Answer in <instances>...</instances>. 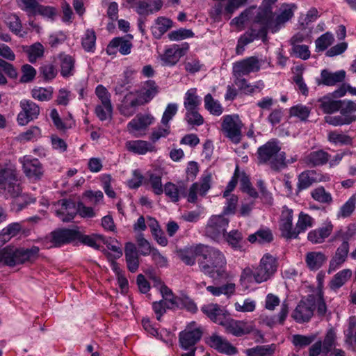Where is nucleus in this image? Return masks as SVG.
<instances>
[{
	"label": "nucleus",
	"mask_w": 356,
	"mask_h": 356,
	"mask_svg": "<svg viewBox=\"0 0 356 356\" xmlns=\"http://www.w3.org/2000/svg\"><path fill=\"white\" fill-rule=\"evenodd\" d=\"M278 267L277 259L270 253L264 254L258 265L245 268L241 279L248 283L261 284L272 280Z\"/></svg>",
	"instance_id": "7ed1b4c3"
},
{
	"label": "nucleus",
	"mask_w": 356,
	"mask_h": 356,
	"mask_svg": "<svg viewBox=\"0 0 356 356\" xmlns=\"http://www.w3.org/2000/svg\"><path fill=\"white\" fill-rule=\"evenodd\" d=\"M314 219L309 214L301 211L298 215V221L296 225V232L297 237L300 233L305 232L307 229L314 225Z\"/></svg>",
	"instance_id": "c03bdc74"
},
{
	"label": "nucleus",
	"mask_w": 356,
	"mask_h": 356,
	"mask_svg": "<svg viewBox=\"0 0 356 356\" xmlns=\"http://www.w3.org/2000/svg\"><path fill=\"white\" fill-rule=\"evenodd\" d=\"M56 207V215L63 222L71 221L77 214V205L71 200H60Z\"/></svg>",
	"instance_id": "5701e85b"
},
{
	"label": "nucleus",
	"mask_w": 356,
	"mask_h": 356,
	"mask_svg": "<svg viewBox=\"0 0 356 356\" xmlns=\"http://www.w3.org/2000/svg\"><path fill=\"white\" fill-rule=\"evenodd\" d=\"M356 207V196L352 195L339 209L337 212V218H346L349 217Z\"/></svg>",
	"instance_id": "de8ad7c7"
},
{
	"label": "nucleus",
	"mask_w": 356,
	"mask_h": 356,
	"mask_svg": "<svg viewBox=\"0 0 356 356\" xmlns=\"http://www.w3.org/2000/svg\"><path fill=\"white\" fill-rule=\"evenodd\" d=\"M95 95L100 100L101 104L110 107V104H111V94L103 85H98L96 87Z\"/></svg>",
	"instance_id": "774afa93"
},
{
	"label": "nucleus",
	"mask_w": 356,
	"mask_h": 356,
	"mask_svg": "<svg viewBox=\"0 0 356 356\" xmlns=\"http://www.w3.org/2000/svg\"><path fill=\"white\" fill-rule=\"evenodd\" d=\"M203 330L197 326L195 321L190 323L186 328L179 332V341L181 348L184 350H195V346L201 339Z\"/></svg>",
	"instance_id": "9d476101"
},
{
	"label": "nucleus",
	"mask_w": 356,
	"mask_h": 356,
	"mask_svg": "<svg viewBox=\"0 0 356 356\" xmlns=\"http://www.w3.org/2000/svg\"><path fill=\"white\" fill-rule=\"evenodd\" d=\"M275 348V344L259 345L245 350V353L247 356H273Z\"/></svg>",
	"instance_id": "37998d69"
},
{
	"label": "nucleus",
	"mask_w": 356,
	"mask_h": 356,
	"mask_svg": "<svg viewBox=\"0 0 356 356\" xmlns=\"http://www.w3.org/2000/svg\"><path fill=\"white\" fill-rule=\"evenodd\" d=\"M49 237L51 244L48 248L60 247L79 238L80 233L74 229H60L52 232Z\"/></svg>",
	"instance_id": "6ab92c4d"
},
{
	"label": "nucleus",
	"mask_w": 356,
	"mask_h": 356,
	"mask_svg": "<svg viewBox=\"0 0 356 356\" xmlns=\"http://www.w3.org/2000/svg\"><path fill=\"white\" fill-rule=\"evenodd\" d=\"M266 27L263 24L261 19L253 24L250 31L245 32L238 40L236 46V54H242L245 49V46L252 42L254 40L261 38L264 40L267 36Z\"/></svg>",
	"instance_id": "9b49d317"
},
{
	"label": "nucleus",
	"mask_w": 356,
	"mask_h": 356,
	"mask_svg": "<svg viewBox=\"0 0 356 356\" xmlns=\"http://www.w3.org/2000/svg\"><path fill=\"white\" fill-rule=\"evenodd\" d=\"M201 99L197 94V89L190 88L186 91L184 97V106L186 110L199 108Z\"/></svg>",
	"instance_id": "79ce46f5"
},
{
	"label": "nucleus",
	"mask_w": 356,
	"mask_h": 356,
	"mask_svg": "<svg viewBox=\"0 0 356 356\" xmlns=\"http://www.w3.org/2000/svg\"><path fill=\"white\" fill-rule=\"evenodd\" d=\"M207 290L214 296H219L222 294L230 296L234 293L235 291V284L233 283H228L221 286H209Z\"/></svg>",
	"instance_id": "6e6d98bb"
},
{
	"label": "nucleus",
	"mask_w": 356,
	"mask_h": 356,
	"mask_svg": "<svg viewBox=\"0 0 356 356\" xmlns=\"http://www.w3.org/2000/svg\"><path fill=\"white\" fill-rule=\"evenodd\" d=\"M125 147L129 152L138 155H144L147 152H156L157 150L153 144L143 140L127 141Z\"/></svg>",
	"instance_id": "bb28decb"
},
{
	"label": "nucleus",
	"mask_w": 356,
	"mask_h": 356,
	"mask_svg": "<svg viewBox=\"0 0 356 356\" xmlns=\"http://www.w3.org/2000/svg\"><path fill=\"white\" fill-rule=\"evenodd\" d=\"M172 26V21L165 17H157L151 27L153 36L160 39Z\"/></svg>",
	"instance_id": "c9c22d12"
},
{
	"label": "nucleus",
	"mask_w": 356,
	"mask_h": 356,
	"mask_svg": "<svg viewBox=\"0 0 356 356\" xmlns=\"http://www.w3.org/2000/svg\"><path fill=\"white\" fill-rule=\"evenodd\" d=\"M330 159V154L323 150L311 152L304 157V162L309 167L320 166L325 164Z\"/></svg>",
	"instance_id": "72a5a7b5"
},
{
	"label": "nucleus",
	"mask_w": 356,
	"mask_h": 356,
	"mask_svg": "<svg viewBox=\"0 0 356 356\" xmlns=\"http://www.w3.org/2000/svg\"><path fill=\"white\" fill-rule=\"evenodd\" d=\"M218 2L211 8L210 10V16L216 21H219L221 19V15L223 13L232 15V13H228L225 10V6L227 0H217Z\"/></svg>",
	"instance_id": "052dcab7"
},
{
	"label": "nucleus",
	"mask_w": 356,
	"mask_h": 356,
	"mask_svg": "<svg viewBox=\"0 0 356 356\" xmlns=\"http://www.w3.org/2000/svg\"><path fill=\"white\" fill-rule=\"evenodd\" d=\"M350 269H343L338 272L330 282V287L332 290H337L344 285L352 276Z\"/></svg>",
	"instance_id": "ea45409f"
},
{
	"label": "nucleus",
	"mask_w": 356,
	"mask_h": 356,
	"mask_svg": "<svg viewBox=\"0 0 356 356\" xmlns=\"http://www.w3.org/2000/svg\"><path fill=\"white\" fill-rule=\"evenodd\" d=\"M289 113L291 116L296 117L301 121H306L310 114V109L306 106L298 104L292 106Z\"/></svg>",
	"instance_id": "bf43d9fd"
},
{
	"label": "nucleus",
	"mask_w": 356,
	"mask_h": 356,
	"mask_svg": "<svg viewBox=\"0 0 356 356\" xmlns=\"http://www.w3.org/2000/svg\"><path fill=\"white\" fill-rule=\"evenodd\" d=\"M204 104L205 109L211 115L220 116L224 111V108L220 102L215 99L213 96L208 93L204 97Z\"/></svg>",
	"instance_id": "a19ab883"
},
{
	"label": "nucleus",
	"mask_w": 356,
	"mask_h": 356,
	"mask_svg": "<svg viewBox=\"0 0 356 356\" xmlns=\"http://www.w3.org/2000/svg\"><path fill=\"white\" fill-rule=\"evenodd\" d=\"M50 117L56 126L59 130H66L72 128L74 125V121L72 120L71 115L70 119H66L63 121L59 116L58 111L56 109H53L51 111Z\"/></svg>",
	"instance_id": "49530a36"
},
{
	"label": "nucleus",
	"mask_w": 356,
	"mask_h": 356,
	"mask_svg": "<svg viewBox=\"0 0 356 356\" xmlns=\"http://www.w3.org/2000/svg\"><path fill=\"white\" fill-rule=\"evenodd\" d=\"M225 239L228 244L236 250L242 248V234L236 230H232L225 236Z\"/></svg>",
	"instance_id": "4d7b16f0"
},
{
	"label": "nucleus",
	"mask_w": 356,
	"mask_h": 356,
	"mask_svg": "<svg viewBox=\"0 0 356 356\" xmlns=\"http://www.w3.org/2000/svg\"><path fill=\"white\" fill-rule=\"evenodd\" d=\"M132 44L129 40L124 38L117 37L114 38L108 44L106 48V52L109 55L115 54L116 49H118L119 52L122 55H128L131 53Z\"/></svg>",
	"instance_id": "c756f323"
},
{
	"label": "nucleus",
	"mask_w": 356,
	"mask_h": 356,
	"mask_svg": "<svg viewBox=\"0 0 356 356\" xmlns=\"http://www.w3.org/2000/svg\"><path fill=\"white\" fill-rule=\"evenodd\" d=\"M264 63L262 59L257 56H250L234 63L233 74L236 77L248 75L258 72Z\"/></svg>",
	"instance_id": "ddd939ff"
},
{
	"label": "nucleus",
	"mask_w": 356,
	"mask_h": 356,
	"mask_svg": "<svg viewBox=\"0 0 356 356\" xmlns=\"http://www.w3.org/2000/svg\"><path fill=\"white\" fill-rule=\"evenodd\" d=\"M243 127V124L236 114L225 115L222 118V132L234 144L239 143L242 139Z\"/></svg>",
	"instance_id": "1a4fd4ad"
},
{
	"label": "nucleus",
	"mask_w": 356,
	"mask_h": 356,
	"mask_svg": "<svg viewBox=\"0 0 356 356\" xmlns=\"http://www.w3.org/2000/svg\"><path fill=\"white\" fill-rule=\"evenodd\" d=\"M154 122V118L151 114H137L128 122L127 131L129 134L140 136L145 134L147 128Z\"/></svg>",
	"instance_id": "2eb2a0df"
},
{
	"label": "nucleus",
	"mask_w": 356,
	"mask_h": 356,
	"mask_svg": "<svg viewBox=\"0 0 356 356\" xmlns=\"http://www.w3.org/2000/svg\"><path fill=\"white\" fill-rule=\"evenodd\" d=\"M60 67V75L68 78L75 72V59L70 55L60 53L58 56Z\"/></svg>",
	"instance_id": "7c9ffc66"
},
{
	"label": "nucleus",
	"mask_w": 356,
	"mask_h": 356,
	"mask_svg": "<svg viewBox=\"0 0 356 356\" xmlns=\"http://www.w3.org/2000/svg\"><path fill=\"white\" fill-rule=\"evenodd\" d=\"M178 105L176 103H170L167 105L163 114L161 122L162 124H170V121L177 114Z\"/></svg>",
	"instance_id": "0e129e2a"
},
{
	"label": "nucleus",
	"mask_w": 356,
	"mask_h": 356,
	"mask_svg": "<svg viewBox=\"0 0 356 356\" xmlns=\"http://www.w3.org/2000/svg\"><path fill=\"white\" fill-rule=\"evenodd\" d=\"M20 112L17 117V123L21 126L37 119L40 112L39 106L30 99H22L19 102Z\"/></svg>",
	"instance_id": "f8f14e48"
},
{
	"label": "nucleus",
	"mask_w": 356,
	"mask_h": 356,
	"mask_svg": "<svg viewBox=\"0 0 356 356\" xmlns=\"http://www.w3.org/2000/svg\"><path fill=\"white\" fill-rule=\"evenodd\" d=\"M314 301L308 297L302 300L292 313V318L299 323L308 322L314 314Z\"/></svg>",
	"instance_id": "4be33fe9"
},
{
	"label": "nucleus",
	"mask_w": 356,
	"mask_h": 356,
	"mask_svg": "<svg viewBox=\"0 0 356 356\" xmlns=\"http://www.w3.org/2000/svg\"><path fill=\"white\" fill-rule=\"evenodd\" d=\"M96 35L92 29H87L84 33L81 44L85 51L94 52L95 49Z\"/></svg>",
	"instance_id": "8fccbe9b"
},
{
	"label": "nucleus",
	"mask_w": 356,
	"mask_h": 356,
	"mask_svg": "<svg viewBox=\"0 0 356 356\" xmlns=\"http://www.w3.org/2000/svg\"><path fill=\"white\" fill-rule=\"evenodd\" d=\"M195 254L203 258L199 262L200 270L213 280L227 277V259L220 250L200 244L195 248Z\"/></svg>",
	"instance_id": "f257e3e1"
},
{
	"label": "nucleus",
	"mask_w": 356,
	"mask_h": 356,
	"mask_svg": "<svg viewBox=\"0 0 356 356\" xmlns=\"http://www.w3.org/2000/svg\"><path fill=\"white\" fill-rule=\"evenodd\" d=\"M327 140L330 143L339 146L349 145L353 143V139L350 136L339 130L328 132Z\"/></svg>",
	"instance_id": "58836bf2"
},
{
	"label": "nucleus",
	"mask_w": 356,
	"mask_h": 356,
	"mask_svg": "<svg viewBox=\"0 0 356 356\" xmlns=\"http://www.w3.org/2000/svg\"><path fill=\"white\" fill-rule=\"evenodd\" d=\"M356 234V230L348 226L344 229H340L334 232L331 241L341 242V244L337 248L334 256L332 257L328 268V273L339 269L346 261L349 252V241Z\"/></svg>",
	"instance_id": "20e7f679"
},
{
	"label": "nucleus",
	"mask_w": 356,
	"mask_h": 356,
	"mask_svg": "<svg viewBox=\"0 0 356 356\" xmlns=\"http://www.w3.org/2000/svg\"><path fill=\"white\" fill-rule=\"evenodd\" d=\"M189 49L188 43L181 45L174 44L168 47L161 55V60L166 65L173 66L184 56Z\"/></svg>",
	"instance_id": "412c9836"
},
{
	"label": "nucleus",
	"mask_w": 356,
	"mask_h": 356,
	"mask_svg": "<svg viewBox=\"0 0 356 356\" xmlns=\"http://www.w3.org/2000/svg\"><path fill=\"white\" fill-rule=\"evenodd\" d=\"M280 151V147L275 141H268L258 149V159L260 163H268L273 170H280L286 166V163L285 154L279 153Z\"/></svg>",
	"instance_id": "423d86ee"
},
{
	"label": "nucleus",
	"mask_w": 356,
	"mask_h": 356,
	"mask_svg": "<svg viewBox=\"0 0 356 356\" xmlns=\"http://www.w3.org/2000/svg\"><path fill=\"white\" fill-rule=\"evenodd\" d=\"M356 320L350 318L349 322L348 327L344 331L345 341L346 343L353 345L356 344Z\"/></svg>",
	"instance_id": "338daca9"
},
{
	"label": "nucleus",
	"mask_w": 356,
	"mask_h": 356,
	"mask_svg": "<svg viewBox=\"0 0 356 356\" xmlns=\"http://www.w3.org/2000/svg\"><path fill=\"white\" fill-rule=\"evenodd\" d=\"M208 343L211 348L221 353L234 355L237 353L236 348L233 346L226 339L216 334L209 337Z\"/></svg>",
	"instance_id": "393cba45"
},
{
	"label": "nucleus",
	"mask_w": 356,
	"mask_h": 356,
	"mask_svg": "<svg viewBox=\"0 0 356 356\" xmlns=\"http://www.w3.org/2000/svg\"><path fill=\"white\" fill-rule=\"evenodd\" d=\"M295 8L294 4H284L280 8L275 17L271 15L265 14L261 20L267 30L271 31L272 33H276L292 18Z\"/></svg>",
	"instance_id": "0eeeda50"
},
{
	"label": "nucleus",
	"mask_w": 356,
	"mask_h": 356,
	"mask_svg": "<svg viewBox=\"0 0 356 356\" xmlns=\"http://www.w3.org/2000/svg\"><path fill=\"white\" fill-rule=\"evenodd\" d=\"M202 312L206 314L213 322L221 325L225 319L223 310L217 304H209L201 308Z\"/></svg>",
	"instance_id": "f704fd0d"
},
{
	"label": "nucleus",
	"mask_w": 356,
	"mask_h": 356,
	"mask_svg": "<svg viewBox=\"0 0 356 356\" xmlns=\"http://www.w3.org/2000/svg\"><path fill=\"white\" fill-rule=\"evenodd\" d=\"M312 197L323 204H331L332 202V197L330 193L325 191L323 186L314 189L311 193Z\"/></svg>",
	"instance_id": "603ef678"
},
{
	"label": "nucleus",
	"mask_w": 356,
	"mask_h": 356,
	"mask_svg": "<svg viewBox=\"0 0 356 356\" xmlns=\"http://www.w3.org/2000/svg\"><path fill=\"white\" fill-rule=\"evenodd\" d=\"M315 339L316 336L314 334H294L292 337V343L296 348H302L310 345Z\"/></svg>",
	"instance_id": "13d9d810"
},
{
	"label": "nucleus",
	"mask_w": 356,
	"mask_h": 356,
	"mask_svg": "<svg viewBox=\"0 0 356 356\" xmlns=\"http://www.w3.org/2000/svg\"><path fill=\"white\" fill-rule=\"evenodd\" d=\"M298 179L297 192L299 193L308 188L314 183L329 181L330 176L314 170H309L301 172L298 175Z\"/></svg>",
	"instance_id": "dca6fc26"
},
{
	"label": "nucleus",
	"mask_w": 356,
	"mask_h": 356,
	"mask_svg": "<svg viewBox=\"0 0 356 356\" xmlns=\"http://www.w3.org/2000/svg\"><path fill=\"white\" fill-rule=\"evenodd\" d=\"M212 176L211 174L203 175L199 181L193 183L187 191L183 182L174 184L168 182L165 184L163 192L172 202H177L181 197H186L190 203H196L198 196L204 197L211 187Z\"/></svg>",
	"instance_id": "f03ea898"
},
{
	"label": "nucleus",
	"mask_w": 356,
	"mask_h": 356,
	"mask_svg": "<svg viewBox=\"0 0 356 356\" xmlns=\"http://www.w3.org/2000/svg\"><path fill=\"white\" fill-rule=\"evenodd\" d=\"M341 103V100H337L331 95H326L318 99L316 106L323 113L332 114L339 111Z\"/></svg>",
	"instance_id": "a878e982"
},
{
	"label": "nucleus",
	"mask_w": 356,
	"mask_h": 356,
	"mask_svg": "<svg viewBox=\"0 0 356 356\" xmlns=\"http://www.w3.org/2000/svg\"><path fill=\"white\" fill-rule=\"evenodd\" d=\"M198 110L199 108L186 110L184 119L189 125L198 127L203 124L204 120Z\"/></svg>",
	"instance_id": "5fc2aeb1"
},
{
	"label": "nucleus",
	"mask_w": 356,
	"mask_h": 356,
	"mask_svg": "<svg viewBox=\"0 0 356 356\" xmlns=\"http://www.w3.org/2000/svg\"><path fill=\"white\" fill-rule=\"evenodd\" d=\"M158 93V87L155 81L152 80L147 81L140 92L138 99L142 102V105L150 102Z\"/></svg>",
	"instance_id": "4c0bfd02"
},
{
	"label": "nucleus",
	"mask_w": 356,
	"mask_h": 356,
	"mask_svg": "<svg viewBox=\"0 0 356 356\" xmlns=\"http://www.w3.org/2000/svg\"><path fill=\"white\" fill-rule=\"evenodd\" d=\"M170 134V125L161 124L152 129L149 140L152 143H155L161 138H166Z\"/></svg>",
	"instance_id": "09e8293b"
},
{
	"label": "nucleus",
	"mask_w": 356,
	"mask_h": 356,
	"mask_svg": "<svg viewBox=\"0 0 356 356\" xmlns=\"http://www.w3.org/2000/svg\"><path fill=\"white\" fill-rule=\"evenodd\" d=\"M22 188L14 170L0 168V193L12 197H17Z\"/></svg>",
	"instance_id": "6e6552de"
},
{
	"label": "nucleus",
	"mask_w": 356,
	"mask_h": 356,
	"mask_svg": "<svg viewBox=\"0 0 356 356\" xmlns=\"http://www.w3.org/2000/svg\"><path fill=\"white\" fill-rule=\"evenodd\" d=\"M293 210L286 206L283 207L280 216V230L282 236L287 240L297 238L296 227H293Z\"/></svg>",
	"instance_id": "f3484780"
},
{
	"label": "nucleus",
	"mask_w": 356,
	"mask_h": 356,
	"mask_svg": "<svg viewBox=\"0 0 356 356\" xmlns=\"http://www.w3.org/2000/svg\"><path fill=\"white\" fill-rule=\"evenodd\" d=\"M327 260L326 255L322 252H309L305 254V264L307 268L312 271L321 268Z\"/></svg>",
	"instance_id": "473e14b6"
},
{
	"label": "nucleus",
	"mask_w": 356,
	"mask_h": 356,
	"mask_svg": "<svg viewBox=\"0 0 356 356\" xmlns=\"http://www.w3.org/2000/svg\"><path fill=\"white\" fill-rule=\"evenodd\" d=\"M22 164L23 171L26 176L32 180L40 179L43 175L42 165L38 159L30 155L24 156L19 159Z\"/></svg>",
	"instance_id": "a211bd4d"
},
{
	"label": "nucleus",
	"mask_w": 356,
	"mask_h": 356,
	"mask_svg": "<svg viewBox=\"0 0 356 356\" xmlns=\"http://www.w3.org/2000/svg\"><path fill=\"white\" fill-rule=\"evenodd\" d=\"M39 248H13L6 247L0 250V265L15 266L26 261H32L38 257Z\"/></svg>",
	"instance_id": "39448f33"
},
{
	"label": "nucleus",
	"mask_w": 356,
	"mask_h": 356,
	"mask_svg": "<svg viewBox=\"0 0 356 356\" xmlns=\"http://www.w3.org/2000/svg\"><path fill=\"white\" fill-rule=\"evenodd\" d=\"M334 41V36L330 32L321 35L315 41L316 51L320 52L326 50Z\"/></svg>",
	"instance_id": "3c124183"
},
{
	"label": "nucleus",
	"mask_w": 356,
	"mask_h": 356,
	"mask_svg": "<svg viewBox=\"0 0 356 356\" xmlns=\"http://www.w3.org/2000/svg\"><path fill=\"white\" fill-rule=\"evenodd\" d=\"M142 105V102L132 94L127 95L120 106V112L122 115L130 117L136 111V108Z\"/></svg>",
	"instance_id": "2f4dec72"
},
{
	"label": "nucleus",
	"mask_w": 356,
	"mask_h": 356,
	"mask_svg": "<svg viewBox=\"0 0 356 356\" xmlns=\"http://www.w3.org/2000/svg\"><path fill=\"white\" fill-rule=\"evenodd\" d=\"M148 181L150 184L154 193L156 195H161L163 193L161 183V177L159 175L148 172Z\"/></svg>",
	"instance_id": "e2e57ef3"
},
{
	"label": "nucleus",
	"mask_w": 356,
	"mask_h": 356,
	"mask_svg": "<svg viewBox=\"0 0 356 356\" xmlns=\"http://www.w3.org/2000/svg\"><path fill=\"white\" fill-rule=\"evenodd\" d=\"M225 198L227 200L223 208L222 215L234 214L238 201V196L236 195H230Z\"/></svg>",
	"instance_id": "69168bd1"
},
{
	"label": "nucleus",
	"mask_w": 356,
	"mask_h": 356,
	"mask_svg": "<svg viewBox=\"0 0 356 356\" xmlns=\"http://www.w3.org/2000/svg\"><path fill=\"white\" fill-rule=\"evenodd\" d=\"M229 225V219L223 215L212 216L206 227L207 234L215 241H218L222 236H225V232Z\"/></svg>",
	"instance_id": "4468645a"
},
{
	"label": "nucleus",
	"mask_w": 356,
	"mask_h": 356,
	"mask_svg": "<svg viewBox=\"0 0 356 356\" xmlns=\"http://www.w3.org/2000/svg\"><path fill=\"white\" fill-rule=\"evenodd\" d=\"M334 226L330 221L325 222L322 227L314 229L307 234V240L312 244H321L325 241L333 231Z\"/></svg>",
	"instance_id": "b1692460"
},
{
	"label": "nucleus",
	"mask_w": 356,
	"mask_h": 356,
	"mask_svg": "<svg viewBox=\"0 0 356 356\" xmlns=\"http://www.w3.org/2000/svg\"><path fill=\"white\" fill-rule=\"evenodd\" d=\"M134 6L138 14L145 16L160 10L163 6V1L161 0H152L149 1L138 0Z\"/></svg>",
	"instance_id": "c85d7f7f"
},
{
	"label": "nucleus",
	"mask_w": 356,
	"mask_h": 356,
	"mask_svg": "<svg viewBox=\"0 0 356 356\" xmlns=\"http://www.w3.org/2000/svg\"><path fill=\"white\" fill-rule=\"evenodd\" d=\"M221 325L227 333L238 337L248 334L254 330V326L251 323L232 318H225Z\"/></svg>",
	"instance_id": "aec40b11"
},
{
	"label": "nucleus",
	"mask_w": 356,
	"mask_h": 356,
	"mask_svg": "<svg viewBox=\"0 0 356 356\" xmlns=\"http://www.w3.org/2000/svg\"><path fill=\"white\" fill-rule=\"evenodd\" d=\"M322 83L325 86H334L338 83L342 82L346 76L344 70H339L335 72H330L327 70H323L321 73Z\"/></svg>",
	"instance_id": "e433bc0d"
},
{
	"label": "nucleus",
	"mask_w": 356,
	"mask_h": 356,
	"mask_svg": "<svg viewBox=\"0 0 356 356\" xmlns=\"http://www.w3.org/2000/svg\"><path fill=\"white\" fill-rule=\"evenodd\" d=\"M23 49L26 53L29 62L32 63L36 62L44 54V47L39 42L34 43L31 46L24 47Z\"/></svg>",
	"instance_id": "a18cd8bd"
},
{
	"label": "nucleus",
	"mask_w": 356,
	"mask_h": 356,
	"mask_svg": "<svg viewBox=\"0 0 356 356\" xmlns=\"http://www.w3.org/2000/svg\"><path fill=\"white\" fill-rule=\"evenodd\" d=\"M273 234L270 229H259L254 234H251L248 237V241L250 243L256 241L259 243H269L273 240Z\"/></svg>",
	"instance_id": "864d4df0"
},
{
	"label": "nucleus",
	"mask_w": 356,
	"mask_h": 356,
	"mask_svg": "<svg viewBox=\"0 0 356 356\" xmlns=\"http://www.w3.org/2000/svg\"><path fill=\"white\" fill-rule=\"evenodd\" d=\"M154 284L159 286L161 293L162 295V300L166 301L169 309H176L177 305L180 303L179 297L174 296L172 291L163 284L161 280L156 277H152Z\"/></svg>",
	"instance_id": "cd10ccee"
},
{
	"label": "nucleus",
	"mask_w": 356,
	"mask_h": 356,
	"mask_svg": "<svg viewBox=\"0 0 356 356\" xmlns=\"http://www.w3.org/2000/svg\"><path fill=\"white\" fill-rule=\"evenodd\" d=\"M194 36V33L191 29L181 28L179 29L171 31L168 37L171 41H179Z\"/></svg>",
	"instance_id": "680f3d73"
}]
</instances>
